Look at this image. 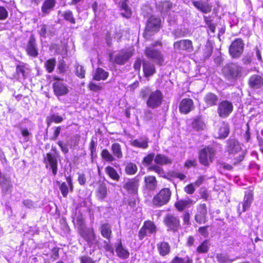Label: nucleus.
<instances>
[{
	"label": "nucleus",
	"mask_w": 263,
	"mask_h": 263,
	"mask_svg": "<svg viewBox=\"0 0 263 263\" xmlns=\"http://www.w3.org/2000/svg\"><path fill=\"white\" fill-rule=\"evenodd\" d=\"M241 147L239 142L235 139H229L227 141V151L230 154L239 153V155L235 158L234 164L236 165L241 162L244 158V153L241 151Z\"/></svg>",
	"instance_id": "1"
},
{
	"label": "nucleus",
	"mask_w": 263,
	"mask_h": 263,
	"mask_svg": "<svg viewBox=\"0 0 263 263\" xmlns=\"http://www.w3.org/2000/svg\"><path fill=\"white\" fill-rule=\"evenodd\" d=\"M172 193L168 188L161 189L153 198L152 203L157 207L167 204L171 198Z\"/></svg>",
	"instance_id": "2"
},
{
	"label": "nucleus",
	"mask_w": 263,
	"mask_h": 263,
	"mask_svg": "<svg viewBox=\"0 0 263 263\" xmlns=\"http://www.w3.org/2000/svg\"><path fill=\"white\" fill-rule=\"evenodd\" d=\"M215 156V150L211 147L202 148L199 153V160L203 165L208 166L212 163Z\"/></svg>",
	"instance_id": "3"
},
{
	"label": "nucleus",
	"mask_w": 263,
	"mask_h": 263,
	"mask_svg": "<svg viewBox=\"0 0 263 263\" xmlns=\"http://www.w3.org/2000/svg\"><path fill=\"white\" fill-rule=\"evenodd\" d=\"M0 187L3 198H8L12 191L13 185L10 177L8 175L0 173Z\"/></svg>",
	"instance_id": "4"
},
{
	"label": "nucleus",
	"mask_w": 263,
	"mask_h": 263,
	"mask_svg": "<svg viewBox=\"0 0 263 263\" xmlns=\"http://www.w3.org/2000/svg\"><path fill=\"white\" fill-rule=\"evenodd\" d=\"M131 50H121L115 55L110 56V61L118 65H124L133 55Z\"/></svg>",
	"instance_id": "5"
},
{
	"label": "nucleus",
	"mask_w": 263,
	"mask_h": 263,
	"mask_svg": "<svg viewBox=\"0 0 263 263\" xmlns=\"http://www.w3.org/2000/svg\"><path fill=\"white\" fill-rule=\"evenodd\" d=\"M160 44V43L157 42L153 46L146 47L144 53L147 58L160 65L163 62V55L158 50L154 47L155 46Z\"/></svg>",
	"instance_id": "6"
},
{
	"label": "nucleus",
	"mask_w": 263,
	"mask_h": 263,
	"mask_svg": "<svg viewBox=\"0 0 263 263\" xmlns=\"http://www.w3.org/2000/svg\"><path fill=\"white\" fill-rule=\"evenodd\" d=\"M79 233L90 247L97 243L98 240L93 229L79 228Z\"/></svg>",
	"instance_id": "7"
},
{
	"label": "nucleus",
	"mask_w": 263,
	"mask_h": 263,
	"mask_svg": "<svg viewBox=\"0 0 263 263\" xmlns=\"http://www.w3.org/2000/svg\"><path fill=\"white\" fill-rule=\"evenodd\" d=\"M244 49V43L241 39L235 40L229 47V53L233 58H238L242 53Z\"/></svg>",
	"instance_id": "8"
},
{
	"label": "nucleus",
	"mask_w": 263,
	"mask_h": 263,
	"mask_svg": "<svg viewBox=\"0 0 263 263\" xmlns=\"http://www.w3.org/2000/svg\"><path fill=\"white\" fill-rule=\"evenodd\" d=\"M156 232V227L155 224L151 221H146L139 230V238L140 240H142L145 236L155 233Z\"/></svg>",
	"instance_id": "9"
},
{
	"label": "nucleus",
	"mask_w": 263,
	"mask_h": 263,
	"mask_svg": "<svg viewBox=\"0 0 263 263\" xmlns=\"http://www.w3.org/2000/svg\"><path fill=\"white\" fill-rule=\"evenodd\" d=\"M163 96L159 90L152 92L147 100L146 103L148 107L154 108L159 106L162 101Z\"/></svg>",
	"instance_id": "10"
},
{
	"label": "nucleus",
	"mask_w": 263,
	"mask_h": 263,
	"mask_svg": "<svg viewBox=\"0 0 263 263\" xmlns=\"http://www.w3.org/2000/svg\"><path fill=\"white\" fill-rule=\"evenodd\" d=\"M241 72V68L236 65H230L224 67L223 72L228 79H235L238 77Z\"/></svg>",
	"instance_id": "11"
},
{
	"label": "nucleus",
	"mask_w": 263,
	"mask_h": 263,
	"mask_svg": "<svg viewBox=\"0 0 263 263\" xmlns=\"http://www.w3.org/2000/svg\"><path fill=\"white\" fill-rule=\"evenodd\" d=\"M207 209L205 203L197 205V212L195 215V220L199 224L205 223L207 219Z\"/></svg>",
	"instance_id": "12"
},
{
	"label": "nucleus",
	"mask_w": 263,
	"mask_h": 263,
	"mask_svg": "<svg viewBox=\"0 0 263 263\" xmlns=\"http://www.w3.org/2000/svg\"><path fill=\"white\" fill-rule=\"evenodd\" d=\"M44 161L46 163V167L49 165L53 175H56L58 171V160L56 155L53 153H47L44 157Z\"/></svg>",
	"instance_id": "13"
},
{
	"label": "nucleus",
	"mask_w": 263,
	"mask_h": 263,
	"mask_svg": "<svg viewBox=\"0 0 263 263\" xmlns=\"http://www.w3.org/2000/svg\"><path fill=\"white\" fill-rule=\"evenodd\" d=\"M253 201V193L251 191L246 192L243 201L239 203L238 206V212L240 214L249 209Z\"/></svg>",
	"instance_id": "14"
},
{
	"label": "nucleus",
	"mask_w": 263,
	"mask_h": 263,
	"mask_svg": "<svg viewBox=\"0 0 263 263\" xmlns=\"http://www.w3.org/2000/svg\"><path fill=\"white\" fill-rule=\"evenodd\" d=\"M139 185V179L134 178L125 181L123 187L128 193L136 194L137 193Z\"/></svg>",
	"instance_id": "15"
},
{
	"label": "nucleus",
	"mask_w": 263,
	"mask_h": 263,
	"mask_svg": "<svg viewBox=\"0 0 263 263\" xmlns=\"http://www.w3.org/2000/svg\"><path fill=\"white\" fill-rule=\"evenodd\" d=\"M164 222L169 230L176 231L180 226V221L178 217L168 214L164 218Z\"/></svg>",
	"instance_id": "16"
},
{
	"label": "nucleus",
	"mask_w": 263,
	"mask_h": 263,
	"mask_svg": "<svg viewBox=\"0 0 263 263\" xmlns=\"http://www.w3.org/2000/svg\"><path fill=\"white\" fill-rule=\"evenodd\" d=\"M53 88L55 95L57 96L65 95L69 91L67 85L60 80H58L53 83Z\"/></svg>",
	"instance_id": "17"
},
{
	"label": "nucleus",
	"mask_w": 263,
	"mask_h": 263,
	"mask_svg": "<svg viewBox=\"0 0 263 263\" xmlns=\"http://www.w3.org/2000/svg\"><path fill=\"white\" fill-rule=\"evenodd\" d=\"M174 48L179 50H186L192 52L193 50L192 42L189 40H182L174 44Z\"/></svg>",
	"instance_id": "18"
},
{
	"label": "nucleus",
	"mask_w": 263,
	"mask_h": 263,
	"mask_svg": "<svg viewBox=\"0 0 263 263\" xmlns=\"http://www.w3.org/2000/svg\"><path fill=\"white\" fill-rule=\"evenodd\" d=\"M193 5L199 10L206 13L211 11L212 6L209 4L210 0H192Z\"/></svg>",
	"instance_id": "19"
},
{
	"label": "nucleus",
	"mask_w": 263,
	"mask_h": 263,
	"mask_svg": "<svg viewBox=\"0 0 263 263\" xmlns=\"http://www.w3.org/2000/svg\"><path fill=\"white\" fill-rule=\"evenodd\" d=\"M34 37L31 35L26 46V51L27 54L33 58L38 55V50Z\"/></svg>",
	"instance_id": "20"
},
{
	"label": "nucleus",
	"mask_w": 263,
	"mask_h": 263,
	"mask_svg": "<svg viewBox=\"0 0 263 263\" xmlns=\"http://www.w3.org/2000/svg\"><path fill=\"white\" fill-rule=\"evenodd\" d=\"M193 100L190 98L183 99L181 100L179 109L182 114H187L194 109Z\"/></svg>",
	"instance_id": "21"
},
{
	"label": "nucleus",
	"mask_w": 263,
	"mask_h": 263,
	"mask_svg": "<svg viewBox=\"0 0 263 263\" xmlns=\"http://www.w3.org/2000/svg\"><path fill=\"white\" fill-rule=\"evenodd\" d=\"M229 132L228 123L222 122L220 123L217 131L215 133V137L217 138L224 139L228 136Z\"/></svg>",
	"instance_id": "22"
},
{
	"label": "nucleus",
	"mask_w": 263,
	"mask_h": 263,
	"mask_svg": "<svg viewBox=\"0 0 263 263\" xmlns=\"http://www.w3.org/2000/svg\"><path fill=\"white\" fill-rule=\"evenodd\" d=\"M232 104L228 101H223L219 105L218 112L219 115H229L233 110Z\"/></svg>",
	"instance_id": "23"
},
{
	"label": "nucleus",
	"mask_w": 263,
	"mask_h": 263,
	"mask_svg": "<svg viewBox=\"0 0 263 263\" xmlns=\"http://www.w3.org/2000/svg\"><path fill=\"white\" fill-rule=\"evenodd\" d=\"M66 179L68 184H67L65 182H63L59 186L60 190L64 197H67L69 191L72 192L73 189V185L72 184L71 177L70 176H68Z\"/></svg>",
	"instance_id": "24"
},
{
	"label": "nucleus",
	"mask_w": 263,
	"mask_h": 263,
	"mask_svg": "<svg viewBox=\"0 0 263 263\" xmlns=\"http://www.w3.org/2000/svg\"><path fill=\"white\" fill-rule=\"evenodd\" d=\"M160 20L154 16H151L147 23L146 30L148 31H156L160 27Z\"/></svg>",
	"instance_id": "25"
},
{
	"label": "nucleus",
	"mask_w": 263,
	"mask_h": 263,
	"mask_svg": "<svg viewBox=\"0 0 263 263\" xmlns=\"http://www.w3.org/2000/svg\"><path fill=\"white\" fill-rule=\"evenodd\" d=\"M248 83L252 88H259L263 85V78L259 75H252L249 78Z\"/></svg>",
	"instance_id": "26"
},
{
	"label": "nucleus",
	"mask_w": 263,
	"mask_h": 263,
	"mask_svg": "<svg viewBox=\"0 0 263 263\" xmlns=\"http://www.w3.org/2000/svg\"><path fill=\"white\" fill-rule=\"evenodd\" d=\"M128 0H121L119 3L121 14L124 17L128 18L132 16V11L127 4Z\"/></svg>",
	"instance_id": "27"
},
{
	"label": "nucleus",
	"mask_w": 263,
	"mask_h": 263,
	"mask_svg": "<svg viewBox=\"0 0 263 263\" xmlns=\"http://www.w3.org/2000/svg\"><path fill=\"white\" fill-rule=\"evenodd\" d=\"M55 3V0H46L42 6V12L44 14H48L53 9Z\"/></svg>",
	"instance_id": "28"
},
{
	"label": "nucleus",
	"mask_w": 263,
	"mask_h": 263,
	"mask_svg": "<svg viewBox=\"0 0 263 263\" xmlns=\"http://www.w3.org/2000/svg\"><path fill=\"white\" fill-rule=\"evenodd\" d=\"M148 139L146 137H141L131 141V144L133 146L145 149L148 147Z\"/></svg>",
	"instance_id": "29"
},
{
	"label": "nucleus",
	"mask_w": 263,
	"mask_h": 263,
	"mask_svg": "<svg viewBox=\"0 0 263 263\" xmlns=\"http://www.w3.org/2000/svg\"><path fill=\"white\" fill-rule=\"evenodd\" d=\"M144 181L146 189L149 190H155L157 186V181L155 177L153 176H146Z\"/></svg>",
	"instance_id": "30"
},
{
	"label": "nucleus",
	"mask_w": 263,
	"mask_h": 263,
	"mask_svg": "<svg viewBox=\"0 0 263 263\" xmlns=\"http://www.w3.org/2000/svg\"><path fill=\"white\" fill-rule=\"evenodd\" d=\"M143 69L146 77H149L156 72L155 66L149 61H144L143 62Z\"/></svg>",
	"instance_id": "31"
},
{
	"label": "nucleus",
	"mask_w": 263,
	"mask_h": 263,
	"mask_svg": "<svg viewBox=\"0 0 263 263\" xmlns=\"http://www.w3.org/2000/svg\"><path fill=\"white\" fill-rule=\"evenodd\" d=\"M204 101L208 106H212L216 104L218 101L217 96L213 93H208L204 97Z\"/></svg>",
	"instance_id": "32"
},
{
	"label": "nucleus",
	"mask_w": 263,
	"mask_h": 263,
	"mask_svg": "<svg viewBox=\"0 0 263 263\" xmlns=\"http://www.w3.org/2000/svg\"><path fill=\"white\" fill-rule=\"evenodd\" d=\"M108 77V72L101 68H98L96 70L93 79L96 81L105 80Z\"/></svg>",
	"instance_id": "33"
},
{
	"label": "nucleus",
	"mask_w": 263,
	"mask_h": 263,
	"mask_svg": "<svg viewBox=\"0 0 263 263\" xmlns=\"http://www.w3.org/2000/svg\"><path fill=\"white\" fill-rule=\"evenodd\" d=\"M111 227L108 223L103 224L101 227V233L102 236L110 240L111 236Z\"/></svg>",
	"instance_id": "34"
},
{
	"label": "nucleus",
	"mask_w": 263,
	"mask_h": 263,
	"mask_svg": "<svg viewBox=\"0 0 263 263\" xmlns=\"http://www.w3.org/2000/svg\"><path fill=\"white\" fill-rule=\"evenodd\" d=\"M116 251L118 256L120 258L126 259L129 257V253L128 251L125 248H123L121 241L117 245L116 249Z\"/></svg>",
	"instance_id": "35"
},
{
	"label": "nucleus",
	"mask_w": 263,
	"mask_h": 263,
	"mask_svg": "<svg viewBox=\"0 0 263 263\" xmlns=\"http://www.w3.org/2000/svg\"><path fill=\"white\" fill-rule=\"evenodd\" d=\"M154 161L157 164L161 165L172 163V160L170 159L162 154L157 155L155 157Z\"/></svg>",
	"instance_id": "36"
},
{
	"label": "nucleus",
	"mask_w": 263,
	"mask_h": 263,
	"mask_svg": "<svg viewBox=\"0 0 263 263\" xmlns=\"http://www.w3.org/2000/svg\"><path fill=\"white\" fill-rule=\"evenodd\" d=\"M192 202V200L191 199L180 200L175 202V206L179 211H182L187 208Z\"/></svg>",
	"instance_id": "37"
},
{
	"label": "nucleus",
	"mask_w": 263,
	"mask_h": 263,
	"mask_svg": "<svg viewBox=\"0 0 263 263\" xmlns=\"http://www.w3.org/2000/svg\"><path fill=\"white\" fill-rule=\"evenodd\" d=\"M159 252L161 255H167L170 251L169 244L166 242H162L157 244Z\"/></svg>",
	"instance_id": "38"
},
{
	"label": "nucleus",
	"mask_w": 263,
	"mask_h": 263,
	"mask_svg": "<svg viewBox=\"0 0 263 263\" xmlns=\"http://www.w3.org/2000/svg\"><path fill=\"white\" fill-rule=\"evenodd\" d=\"M111 150L113 156L118 159H121L123 157V154L120 145L118 143H115L111 145Z\"/></svg>",
	"instance_id": "39"
},
{
	"label": "nucleus",
	"mask_w": 263,
	"mask_h": 263,
	"mask_svg": "<svg viewBox=\"0 0 263 263\" xmlns=\"http://www.w3.org/2000/svg\"><path fill=\"white\" fill-rule=\"evenodd\" d=\"M27 68L24 63L17 65L16 67V72L21 79H25L27 76Z\"/></svg>",
	"instance_id": "40"
},
{
	"label": "nucleus",
	"mask_w": 263,
	"mask_h": 263,
	"mask_svg": "<svg viewBox=\"0 0 263 263\" xmlns=\"http://www.w3.org/2000/svg\"><path fill=\"white\" fill-rule=\"evenodd\" d=\"M106 174L113 180L118 181L120 179V176L116 170L111 166H108L105 168Z\"/></svg>",
	"instance_id": "41"
},
{
	"label": "nucleus",
	"mask_w": 263,
	"mask_h": 263,
	"mask_svg": "<svg viewBox=\"0 0 263 263\" xmlns=\"http://www.w3.org/2000/svg\"><path fill=\"white\" fill-rule=\"evenodd\" d=\"M216 258L220 263H229L235 260V259H230L229 255L226 253H217L216 255Z\"/></svg>",
	"instance_id": "42"
},
{
	"label": "nucleus",
	"mask_w": 263,
	"mask_h": 263,
	"mask_svg": "<svg viewBox=\"0 0 263 263\" xmlns=\"http://www.w3.org/2000/svg\"><path fill=\"white\" fill-rule=\"evenodd\" d=\"M56 63L57 62L54 58L50 59L45 62L44 65L48 72L51 73L53 72Z\"/></svg>",
	"instance_id": "43"
},
{
	"label": "nucleus",
	"mask_w": 263,
	"mask_h": 263,
	"mask_svg": "<svg viewBox=\"0 0 263 263\" xmlns=\"http://www.w3.org/2000/svg\"><path fill=\"white\" fill-rule=\"evenodd\" d=\"M192 127L196 130H203L205 125L200 118H197L192 122Z\"/></svg>",
	"instance_id": "44"
},
{
	"label": "nucleus",
	"mask_w": 263,
	"mask_h": 263,
	"mask_svg": "<svg viewBox=\"0 0 263 263\" xmlns=\"http://www.w3.org/2000/svg\"><path fill=\"white\" fill-rule=\"evenodd\" d=\"M101 156L102 158L107 162H112L115 160L114 156L106 149L102 150Z\"/></svg>",
	"instance_id": "45"
},
{
	"label": "nucleus",
	"mask_w": 263,
	"mask_h": 263,
	"mask_svg": "<svg viewBox=\"0 0 263 263\" xmlns=\"http://www.w3.org/2000/svg\"><path fill=\"white\" fill-rule=\"evenodd\" d=\"M98 197L101 199L105 198L107 195V188L105 184H100L97 190Z\"/></svg>",
	"instance_id": "46"
},
{
	"label": "nucleus",
	"mask_w": 263,
	"mask_h": 263,
	"mask_svg": "<svg viewBox=\"0 0 263 263\" xmlns=\"http://www.w3.org/2000/svg\"><path fill=\"white\" fill-rule=\"evenodd\" d=\"M125 171L128 175H134L137 171V166L135 163L130 162L126 164Z\"/></svg>",
	"instance_id": "47"
},
{
	"label": "nucleus",
	"mask_w": 263,
	"mask_h": 263,
	"mask_svg": "<svg viewBox=\"0 0 263 263\" xmlns=\"http://www.w3.org/2000/svg\"><path fill=\"white\" fill-rule=\"evenodd\" d=\"M209 250V245L207 240L202 242L196 249V251L198 253H205Z\"/></svg>",
	"instance_id": "48"
},
{
	"label": "nucleus",
	"mask_w": 263,
	"mask_h": 263,
	"mask_svg": "<svg viewBox=\"0 0 263 263\" xmlns=\"http://www.w3.org/2000/svg\"><path fill=\"white\" fill-rule=\"evenodd\" d=\"M148 170L151 171L155 172L161 177H164L165 172L162 167L157 165L154 164L149 167Z\"/></svg>",
	"instance_id": "49"
},
{
	"label": "nucleus",
	"mask_w": 263,
	"mask_h": 263,
	"mask_svg": "<svg viewBox=\"0 0 263 263\" xmlns=\"http://www.w3.org/2000/svg\"><path fill=\"white\" fill-rule=\"evenodd\" d=\"M172 6V4L169 1H165L159 5V9L162 12H166L170 10Z\"/></svg>",
	"instance_id": "50"
},
{
	"label": "nucleus",
	"mask_w": 263,
	"mask_h": 263,
	"mask_svg": "<svg viewBox=\"0 0 263 263\" xmlns=\"http://www.w3.org/2000/svg\"><path fill=\"white\" fill-rule=\"evenodd\" d=\"M64 18L67 21L69 22L71 24H75V19L73 17L72 11L70 10L66 11L63 13Z\"/></svg>",
	"instance_id": "51"
},
{
	"label": "nucleus",
	"mask_w": 263,
	"mask_h": 263,
	"mask_svg": "<svg viewBox=\"0 0 263 263\" xmlns=\"http://www.w3.org/2000/svg\"><path fill=\"white\" fill-rule=\"evenodd\" d=\"M23 204L26 208L28 209H35L37 207V202L33 201L29 199L23 200Z\"/></svg>",
	"instance_id": "52"
},
{
	"label": "nucleus",
	"mask_w": 263,
	"mask_h": 263,
	"mask_svg": "<svg viewBox=\"0 0 263 263\" xmlns=\"http://www.w3.org/2000/svg\"><path fill=\"white\" fill-rule=\"evenodd\" d=\"M172 263H193V260L188 256L184 258L176 257Z\"/></svg>",
	"instance_id": "53"
},
{
	"label": "nucleus",
	"mask_w": 263,
	"mask_h": 263,
	"mask_svg": "<svg viewBox=\"0 0 263 263\" xmlns=\"http://www.w3.org/2000/svg\"><path fill=\"white\" fill-rule=\"evenodd\" d=\"M77 224L79 227V228H86L84 226V220L81 215H78L74 218Z\"/></svg>",
	"instance_id": "54"
},
{
	"label": "nucleus",
	"mask_w": 263,
	"mask_h": 263,
	"mask_svg": "<svg viewBox=\"0 0 263 263\" xmlns=\"http://www.w3.org/2000/svg\"><path fill=\"white\" fill-rule=\"evenodd\" d=\"M85 71L81 65H78L76 67V74L80 78L85 77Z\"/></svg>",
	"instance_id": "55"
},
{
	"label": "nucleus",
	"mask_w": 263,
	"mask_h": 263,
	"mask_svg": "<svg viewBox=\"0 0 263 263\" xmlns=\"http://www.w3.org/2000/svg\"><path fill=\"white\" fill-rule=\"evenodd\" d=\"M154 159H155V154L154 153L149 154L143 158V163L149 164Z\"/></svg>",
	"instance_id": "56"
},
{
	"label": "nucleus",
	"mask_w": 263,
	"mask_h": 263,
	"mask_svg": "<svg viewBox=\"0 0 263 263\" xmlns=\"http://www.w3.org/2000/svg\"><path fill=\"white\" fill-rule=\"evenodd\" d=\"M195 185L194 183H191L187 185H186L184 187V191L187 193L189 194H192L194 193L195 191Z\"/></svg>",
	"instance_id": "57"
},
{
	"label": "nucleus",
	"mask_w": 263,
	"mask_h": 263,
	"mask_svg": "<svg viewBox=\"0 0 263 263\" xmlns=\"http://www.w3.org/2000/svg\"><path fill=\"white\" fill-rule=\"evenodd\" d=\"M80 263H96L90 257L88 256H83L80 258Z\"/></svg>",
	"instance_id": "58"
},
{
	"label": "nucleus",
	"mask_w": 263,
	"mask_h": 263,
	"mask_svg": "<svg viewBox=\"0 0 263 263\" xmlns=\"http://www.w3.org/2000/svg\"><path fill=\"white\" fill-rule=\"evenodd\" d=\"M8 16V12L4 7H0V20H5Z\"/></svg>",
	"instance_id": "59"
},
{
	"label": "nucleus",
	"mask_w": 263,
	"mask_h": 263,
	"mask_svg": "<svg viewBox=\"0 0 263 263\" xmlns=\"http://www.w3.org/2000/svg\"><path fill=\"white\" fill-rule=\"evenodd\" d=\"M232 169V166L229 164H227L225 162H219V170L220 171H221L222 170L230 171Z\"/></svg>",
	"instance_id": "60"
},
{
	"label": "nucleus",
	"mask_w": 263,
	"mask_h": 263,
	"mask_svg": "<svg viewBox=\"0 0 263 263\" xmlns=\"http://www.w3.org/2000/svg\"><path fill=\"white\" fill-rule=\"evenodd\" d=\"M151 93L150 89L148 87H146L141 90L140 96L142 98H145L148 96H149Z\"/></svg>",
	"instance_id": "61"
},
{
	"label": "nucleus",
	"mask_w": 263,
	"mask_h": 263,
	"mask_svg": "<svg viewBox=\"0 0 263 263\" xmlns=\"http://www.w3.org/2000/svg\"><path fill=\"white\" fill-rule=\"evenodd\" d=\"M243 63L245 65H249L252 62V57L250 54H247L242 59Z\"/></svg>",
	"instance_id": "62"
},
{
	"label": "nucleus",
	"mask_w": 263,
	"mask_h": 263,
	"mask_svg": "<svg viewBox=\"0 0 263 263\" xmlns=\"http://www.w3.org/2000/svg\"><path fill=\"white\" fill-rule=\"evenodd\" d=\"M59 248H53L51 251V257L54 259H57L59 257Z\"/></svg>",
	"instance_id": "63"
},
{
	"label": "nucleus",
	"mask_w": 263,
	"mask_h": 263,
	"mask_svg": "<svg viewBox=\"0 0 263 263\" xmlns=\"http://www.w3.org/2000/svg\"><path fill=\"white\" fill-rule=\"evenodd\" d=\"M190 216L189 213L187 212H185L183 216V219L184 224L187 226L190 224Z\"/></svg>",
	"instance_id": "64"
}]
</instances>
